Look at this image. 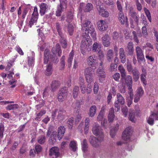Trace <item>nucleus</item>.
<instances>
[{
    "instance_id": "31",
    "label": "nucleus",
    "mask_w": 158,
    "mask_h": 158,
    "mask_svg": "<svg viewBox=\"0 0 158 158\" xmlns=\"http://www.w3.org/2000/svg\"><path fill=\"white\" fill-rule=\"evenodd\" d=\"M118 15V19L119 22L122 24H124L125 20V17L123 13V11L119 12Z\"/></svg>"
},
{
    "instance_id": "26",
    "label": "nucleus",
    "mask_w": 158,
    "mask_h": 158,
    "mask_svg": "<svg viewBox=\"0 0 158 158\" xmlns=\"http://www.w3.org/2000/svg\"><path fill=\"white\" fill-rule=\"evenodd\" d=\"M114 110L113 108H111L109 112L108 116V120L110 122H112L114 118Z\"/></svg>"
},
{
    "instance_id": "25",
    "label": "nucleus",
    "mask_w": 158,
    "mask_h": 158,
    "mask_svg": "<svg viewBox=\"0 0 158 158\" xmlns=\"http://www.w3.org/2000/svg\"><path fill=\"white\" fill-rule=\"evenodd\" d=\"M123 78L125 80V82L128 87V90H129V88L130 87L132 89V78L131 77L130 75H127L126 76H125L124 78Z\"/></svg>"
},
{
    "instance_id": "55",
    "label": "nucleus",
    "mask_w": 158,
    "mask_h": 158,
    "mask_svg": "<svg viewBox=\"0 0 158 158\" xmlns=\"http://www.w3.org/2000/svg\"><path fill=\"white\" fill-rule=\"evenodd\" d=\"M65 59V56H63L61 59V63H60V69H63L64 67L65 63L64 61V60Z\"/></svg>"
},
{
    "instance_id": "39",
    "label": "nucleus",
    "mask_w": 158,
    "mask_h": 158,
    "mask_svg": "<svg viewBox=\"0 0 158 158\" xmlns=\"http://www.w3.org/2000/svg\"><path fill=\"white\" fill-rule=\"evenodd\" d=\"M19 106L18 104H15L13 105H8L6 107V109L9 110H11L18 108Z\"/></svg>"
},
{
    "instance_id": "62",
    "label": "nucleus",
    "mask_w": 158,
    "mask_h": 158,
    "mask_svg": "<svg viewBox=\"0 0 158 158\" xmlns=\"http://www.w3.org/2000/svg\"><path fill=\"white\" fill-rule=\"evenodd\" d=\"M147 25H146V24L145 25V26L143 27L142 28V33L143 34V35L145 36L147 35L148 34L147 29L146 27V26Z\"/></svg>"
},
{
    "instance_id": "54",
    "label": "nucleus",
    "mask_w": 158,
    "mask_h": 158,
    "mask_svg": "<svg viewBox=\"0 0 158 158\" xmlns=\"http://www.w3.org/2000/svg\"><path fill=\"white\" fill-rule=\"evenodd\" d=\"M98 85L97 82H95L94 87V94H96L98 93Z\"/></svg>"
},
{
    "instance_id": "9",
    "label": "nucleus",
    "mask_w": 158,
    "mask_h": 158,
    "mask_svg": "<svg viewBox=\"0 0 158 158\" xmlns=\"http://www.w3.org/2000/svg\"><path fill=\"white\" fill-rule=\"evenodd\" d=\"M49 155L51 158H58L60 156L59 149L56 147H52L50 149Z\"/></svg>"
},
{
    "instance_id": "53",
    "label": "nucleus",
    "mask_w": 158,
    "mask_h": 158,
    "mask_svg": "<svg viewBox=\"0 0 158 158\" xmlns=\"http://www.w3.org/2000/svg\"><path fill=\"white\" fill-rule=\"evenodd\" d=\"M146 74L144 73H142L141 76L140 78L141 81L144 85H146Z\"/></svg>"
},
{
    "instance_id": "48",
    "label": "nucleus",
    "mask_w": 158,
    "mask_h": 158,
    "mask_svg": "<svg viewBox=\"0 0 158 158\" xmlns=\"http://www.w3.org/2000/svg\"><path fill=\"white\" fill-rule=\"evenodd\" d=\"M60 6H61L62 9H66L67 6L66 0H60Z\"/></svg>"
},
{
    "instance_id": "44",
    "label": "nucleus",
    "mask_w": 158,
    "mask_h": 158,
    "mask_svg": "<svg viewBox=\"0 0 158 158\" xmlns=\"http://www.w3.org/2000/svg\"><path fill=\"white\" fill-rule=\"evenodd\" d=\"M113 57V52L111 50H109L107 54V58L109 61H110Z\"/></svg>"
},
{
    "instance_id": "58",
    "label": "nucleus",
    "mask_w": 158,
    "mask_h": 158,
    "mask_svg": "<svg viewBox=\"0 0 158 158\" xmlns=\"http://www.w3.org/2000/svg\"><path fill=\"white\" fill-rule=\"evenodd\" d=\"M118 65L117 64H111L110 65V68L111 71H115L116 70Z\"/></svg>"
},
{
    "instance_id": "63",
    "label": "nucleus",
    "mask_w": 158,
    "mask_h": 158,
    "mask_svg": "<svg viewBox=\"0 0 158 158\" xmlns=\"http://www.w3.org/2000/svg\"><path fill=\"white\" fill-rule=\"evenodd\" d=\"M127 71L129 72H131V71L132 72V66L130 62H127Z\"/></svg>"
},
{
    "instance_id": "2",
    "label": "nucleus",
    "mask_w": 158,
    "mask_h": 158,
    "mask_svg": "<svg viewBox=\"0 0 158 158\" xmlns=\"http://www.w3.org/2000/svg\"><path fill=\"white\" fill-rule=\"evenodd\" d=\"M52 51L53 55L52 56L51 54L50 55L49 50L47 49H46L44 53V64H49L47 66L45 71V74L47 76L51 75L52 73L51 62L54 61V59L56 58L57 54L58 56H60L61 53L60 46L58 44H56L55 47L52 48Z\"/></svg>"
},
{
    "instance_id": "49",
    "label": "nucleus",
    "mask_w": 158,
    "mask_h": 158,
    "mask_svg": "<svg viewBox=\"0 0 158 158\" xmlns=\"http://www.w3.org/2000/svg\"><path fill=\"white\" fill-rule=\"evenodd\" d=\"M98 53L99 59L101 61V63H100V65L101 66L102 64V61L104 59V56L102 51H101L100 52H98Z\"/></svg>"
},
{
    "instance_id": "56",
    "label": "nucleus",
    "mask_w": 158,
    "mask_h": 158,
    "mask_svg": "<svg viewBox=\"0 0 158 158\" xmlns=\"http://www.w3.org/2000/svg\"><path fill=\"white\" fill-rule=\"evenodd\" d=\"M116 3L117 8L118 10L119 11V12L123 11V9L121 2L118 0L117 1Z\"/></svg>"
},
{
    "instance_id": "28",
    "label": "nucleus",
    "mask_w": 158,
    "mask_h": 158,
    "mask_svg": "<svg viewBox=\"0 0 158 158\" xmlns=\"http://www.w3.org/2000/svg\"><path fill=\"white\" fill-rule=\"evenodd\" d=\"M98 10L99 14L102 16L105 17H107L109 16V13L108 12L103 8H102L100 6L99 7V9H98Z\"/></svg>"
},
{
    "instance_id": "59",
    "label": "nucleus",
    "mask_w": 158,
    "mask_h": 158,
    "mask_svg": "<svg viewBox=\"0 0 158 158\" xmlns=\"http://www.w3.org/2000/svg\"><path fill=\"white\" fill-rule=\"evenodd\" d=\"M4 131V127L3 126L0 125V139L3 137V132Z\"/></svg>"
},
{
    "instance_id": "19",
    "label": "nucleus",
    "mask_w": 158,
    "mask_h": 158,
    "mask_svg": "<svg viewBox=\"0 0 158 158\" xmlns=\"http://www.w3.org/2000/svg\"><path fill=\"white\" fill-rule=\"evenodd\" d=\"M100 139H96L93 136H90L89 141L90 144L94 147H96L98 144V143L102 140L103 139L100 138Z\"/></svg>"
},
{
    "instance_id": "21",
    "label": "nucleus",
    "mask_w": 158,
    "mask_h": 158,
    "mask_svg": "<svg viewBox=\"0 0 158 158\" xmlns=\"http://www.w3.org/2000/svg\"><path fill=\"white\" fill-rule=\"evenodd\" d=\"M102 43L103 45L105 47H108L110 45V38L109 36L105 34L102 38Z\"/></svg>"
},
{
    "instance_id": "27",
    "label": "nucleus",
    "mask_w": 158,
    "mask_h": 158,
    "mask_svg": "<svg viewBox=\"0 0 158 158\" xmlns=\"http://www.w3.org/2000/svg\"><path fill=\"white\" fill-rule=\"evenodd\" d=\"M119 56L121 61L122 63L124 64L126 61L125 55L124 53V50L122 48H121L119 50Z\"/></svg>"
},
{
    "instance_id": "14",
    "label": "nucleus",
    "mask_w": 158,
    "mask_h": 158,
    "mask_svg": "<svg viewBox=\"0 0 158 158\" xmlns=\"http://www.w3.org/2000/svg\"><path fill=\"white\" fill-rule=\"evenodd\" d=\"M136 52L138 61H143L144 60V56L142 49L137 46L136 48Z\"/></svg>"
},
{
    "instance_id": "8",
    "label": "nucleus",
    "mask_w": 158,
    "mask_h": 158,
    "mask_svg": "<svg viewBox=\"0 0 158 158\" xmlns=\"http://www.w3.org/2000/svg\"><path fill=\"white\" fill-rule=\"evenodd\" d=\"M67 95V91L66 87L61 89L59 93L57 99L60 102H62L65 100Z\"/></svg>"
},
{
    "instance_id": "1",
    "label": "nucleus",
    "mask_w": 158,
    "mask_h": 158,
    "mask_svg": "<svg viewBox=\"0 0 158 158\" xmlns=\"http://www.w3.org/2000/svg\"><path fill=\"white\" fill-rule=\"evenodd\" d=\"M82 30L83 31V38L80 45V50L83 55H85L87 52L91 49L90 46L92 44V40L90 38L89 34L93 39H95L96 36L94 27L90 24V22L86 21L82 25Z\"/></svg>"
},
{
    "instance_id": "51",
    "label": "nucleus",
    "mask_w": 158,
    "mask_h": 158,
    "mask_svg": "<svg viewBox=\"0 0 158 158\" xmlns=\"http://www.w3.org/2000/svg\"><path fill=\"white\" fill-rule=\"evenodd\" d=\"M38 142L40 144H43L45 142V138L44 136L39 137L38 139Z\"/></svg>"
},
{
    "instance_id": "34",
    "label": "nucleus",
    "mask_w": 158,
    "mask_h": 158,
    "mask_svg": "<svg viewBox=\"0 0 158 158\" xmlns=\"http://www.w3.org/2000/svg\"><path fill=\"white\" fill-rule=\"evenodd\" d=\"M96 107L95 106H91L89 110V115L91 117H93L96 112Z\"/></svg>"
},
{
    "instance_id": "30",
    "label": "nucleus",
    "mask_w": 158,
    "mask_h": 158,
    "mask_svg": "<svg viewBox=\"0 0 158 158\" xmlns=\"http://www.w3.org/2000/svg\"><path fill=\"white\" fill-rule=\"evenodd\" d=\"M129 118L132 122L135 123L136 121V119L135 116L134 111L133 110H130L129 116Z\"/></svg>"
},
{
    "instance_id": "10",
    "label": "nucleus",
    "mask_w": 158,
    "mask_h": 158,
    "mask_svg": "<svg viewBox=\"0 0 158 158\" xmlns=\"http://www.w3.org/2000/svg\"><path fill=\"white\" fill-rule=\"evenodd\" d=\"M132 128L131 127H129L126 128L123 134V139L125 141L129 140L132 134Z\"/></svg>"
},
{
    "instance_id": "43",
    "label": "nucleus",
    "mask_w": 158,
    "mask_h": 158,
    "mask_svg": "<svg viewBox=\"0 0 158 158\" xmlns=\"http://www.w3.org/2000/svg\"><path fill=\"white\" fill-rule=\"evenodd\" d=\"M68 124L69 125V127L70 129H71L73 124V118L72 117H70L68 119L67 122Z\"/></svg>"
},
{
    "instance_id": "4",
    "label": "nucleus",
    "mask_w": 158,
    "mask_h": 158,
    "mask_svg": "<svg viewBox=\"0 0 158 158\" xmlns=\"http://www.w3.org/2000/svg\"><path fill=\"white\" fill-rule=\"evenodd\" d=\"M93 8L92 4L90 3H87L85 6L84 3H80L79 7V12H78V17H80L81 20V13L82 11L83 10L85 12H89L92 10Z\"/></svg>"
},
{
    "instance_id": "46",
    "label": "nucleus",
    "mask_w": 158,
    "mask_h": 158,
    "mask_svg": "<svg viewBox=\"0 0 158 158\" xmlns=\"http://www.w3.org/2000/svg\"><path fill=\"white\" fill-rule=\"evenodd\" d=\"M144 10L148 20L150 22H151V16L149 10L146 8H144Z\"/></svg>"
},
{
    "instance_id": "40",
    "label": "nucleus",
    "mask_w": 158,
    "mask_h": 158,
    "mask_svg": "<svg viewBox=\"0 0 158 158\" xmlns=\"http://www.w3.org/2000/svg\"><path fill=\"white\" fill-rule=\"evenodd\" d=\"M46 113L45 110H42L40 112L38 113L35 118V119L36 120H39L40 119L41 117Z\"/></svg>"
},
{
    "instance_id": "13",
    "label": "nucleus",
    "mask_w": 158,
    "mask_h": 158,
    "mask_svg": "<svg viewBox=\"0 0 158 158\" xmlns=\"http://www.w3.org/2000/svg\"><path fill=\"white\" fill-rule=\"evenodd\" d=\"M38 13L37 8L36 7H34L33 12L32 14L30 21H29L30 27H31L32 25L36 22L38 19Z\"/></svg>"
},
{
    "instance_id": "50",
    "label": "nucleus",
    "mask_w": 158,
    "mask_h": 158,
    "mask_svg": "<svg viewBox=\"0 0 158 158\" xmlns=\"http://www.w3.org/2000/svg\"><path fill=\"white\" fill-rule=\"evenodd\" d=\"M56 131H53L51 136V140L52 141V143L55 142L56 138Z\"/></svg>"
},
{
    "instance_id": "64",
    "label": "nucleus",
    "mask_w": 158,
    "mask_h": 158,
    "mask_svg": "<svg viewBox=\"0 0 158 158\" xmlns=\"http://www.w3.org/2000/svg\"><path fill=\"white\" fill-rule=\"evenodd\" d=\"M35 149L36 151L37 152H40L42 149V148L40 145H37L35 146Z\"/></svg>"
},
{
    "instance_id": "23",
    "label": "nucleus",
    "mask_w": 158,
    "mask_h": 158,
    "mask_svg": "<svg viewBox=\"0 0 158 158\" xmlns=\"http://www.w3.org/2000/svg\"><path fill=\"white\" fill-rule=\"evenodd\" d=\"M143 91L141 88L140 87L138 89L136 94L135 97V102H137L139 100L140 98L143 95Z\"/></svg>"
},
{
    "instance_id": "47",
    "label": "nucleus",
    "mask_w": 158,
    "mask_h": 158,
    "mask_svg": "<svg viewBox=\"0 0 158 158\" xmlns=\"http://www.w3.org/2000/svg\"><path fill=\"white\" fill-rule=\"evenodd\" d=\"M144 10L148 20L150 22H151V16L149 10L146 8H144Z\"/></svg>"
},
{
    "instance_id": "6",
    "label": "nucleus",
    "mask_w": 158,
    "mask_h": 158,
    "mask_svg": "<svg viewBox=\"0 0 158 158\" xmlns=\"http://www.w3.org/2000/svg\"><path fill=\"white\" fill-rule=\"evenodd\" d=\"M87 64L90 66L92 69H96L98 64V59L97 56L95 55L89 56L87 59Z\"/></svg>"
},
{
    "instance_id": "38",
    "label": "nucleus",
    "mask_w": 158,
    "mask_h": 158,
    "mask_svg": "<svg viewBox=\"0 0 158 158\" xmlns=\"http://www.w3.org/2000/svg\"><path fill=\"white\" fill-rule=\"evenodd\" d=\"M46 44L44 40H42L40 41L39 42L38 46L40 48V50L41 51H43L45 47Z\"/></svg>"
},
{
    "instance_id": "61",
    "label": "nucleus",
    "mask_w": 158,
    "mask_h": 158,
    "mask_svg": "<svg viewBox=\"0 0 158 158\" xmlns=\"http://www.w3.org/2000/svg\"><path fill=\"white\" fill-rule=\"evenodd\" d=\"M119 90L121 93H124L125 92V87L121 85V84H119Z\"/></svg>"
},
{
    "instance_id": "24",
    "label": "nucleus",
    "mask_w": 158,
    "mask_h": 158,
    "mask_svg": "<svg viewBox=\"0 0 158 158\" xmlns=\"http://www.w3.org/2000/svg\"><path fill=\"white\" fill-rule=\"evenodd\" d=\"M102 45L97 42L94 43L92 46V50L94 52H98L101 51Z\"/></svg>"
},
{
    "instance_id": "60",
    "label": "nucleus",
    "mask_w": 158,
    "mask_h": 158,
    "mask_svg": "<svg viewBox=\"0 0 158 158\" xmlns=\"http://www.w3.org/2000/svg\"><path fill=\"white\" fill-rule=\"evenodd\" d=\"M113 77L116 81H118L120 77V74L118 73H116L113 75Z\"/></svg>"
},
{
    "instance_id": "18",
    "label": "nucleus",
    "mask_w": 158,
    "mask_h": 158,
    "mask_svg": "<svg viewBox=\"0 0 158 158\" xmlns=\"http://www.w3.org/2000/svg\"><path fill=\"white\" fill-rule=\"evenodd\" d=\"M56 27L58 34L61 38V39L60 40V43L62 47L63 48H65L67 46V44L66 40L63 38H62V35H61V32L60 31V29L59 24L58 23H56Z\"/></svg>"
},
{
    "instance_id": "22",
    "label": "nucleus",
    "mask_w": 158,
    "mask_h": 158,
    "mask_svg": "<svg viewBox=\"0 0 158 158\" xmlns=\"http://www.w3.org/2000/svg\"><path fill=\"white\" fill-rule=\"evenodd\" d=\"M128 93L129 95V97H128L127 99V105L129 107L132 103V99L133 98V90L131 89V87L129 88V91Z\"/></svg>"
},
{
    "instance_id": "45",
    "label": "nucleus",
    "mask_w": 158,
    "mask_h": 158,
    "mask_svg": "<svg viewBox=\"0 0 158 158\" xmlns=\"http://www.w3.org/2000/svg\"><path fill=\"white\" fill-rule=\"evenodd\" d=\"M81 144L82 150L83 151L85 152L87 148L86 140V139H84L81 143Z\"/></svg>"
},
{
    "instance_id": "17",
    "label": "nucleus",
    "mask_w": 158,
    "mask_h": 158,
    "mask_svg": "<svg viewBox=\"0 0 158 158\" xmlns=\"http://www.w3.org/2000/svg\"><path fill=\"white\" fill-rule=\"evenodd\" d=\"M40 13L43 15L50 9V6L45 3H41L40 6Z\"/></svg>"
},
{
    "instance_id": "36",
    "label": "nucleus",
    "mask_w": 158,
    "mask_h": 158,
    "mask_svg": "<svg viewBox=\"0 0 158 158\" xmlns=\"http://www.w3.org/2000/svg\"><path fill=\"white\" fill-rule=\"evenodd\" d=\"M79 90L78 86H75L73 89V95L74 98H75L77 96Z\"/></svg>"
},
{
    "instance_id": "35",
    "label": "nucleus",
    "mask_w": 158,
    "mask_h": 158,
    "mask_svg": "<svg viewBox=\"0 0 158 158\" xmlns=\"http://www.w3.org/2000/svg\"><path fill=\"white\" fill-rule=\"evenodd\" d=\"M74 55V52L72 50L70 53L69 55V58L68 60V62L69 63V65L71 66V65L72 61L73 59V56Z\"/></svg>"
},
{
    "instance_id": "42",
    "label": "nucleus",
    "mask_w": 158,
    "mask_h": 158,
    "mask_svg": "<svg viewBox=\"0 0 158 158\" xmlns=\"http://www.w3.org/2000/svg\"><path fill=\"white\" fill-rule=\"evenodd\" d=\"M65 9H62L61 6H58L57 10L56 12V15L58 16H60L61 15L62 12Z\"/></svg>"
},
{
    "instance_id": "52",
    "label": "nucleus",
    "mask_w": 158,
    "mask_h": 158,
    "mask_svg": "<svg viewBox=\"0 0 158 158\" xmlns=\"http://www.w3.org/2000/svg\"><path fill=\"white\" fill-rule=\"evenodd\" d=\"M104 111L101 110L98 116L97 119L98 121H101L103 119Z\"/></svg>"
},
{
    "instance_id": "33",
    "label": "nucleus",
    "mask_w": 158,
    "mask_h": 158,
    "mask_svg": "<svg viewBox=\"0 0 158 158\" xmlns=\"http://www.w3.org/2000/svg\"><path fill=\"white\" fill-rule=\"evenodd\" d=\"M118 69L121 74V77L122 78H124V77L126 76V74L125 69L122 65H119Z\"/></svg>"
},
{
    "instance_id": "7",
    "label": "nucleus",
    "mask_w": 158,
    "mask_h": 158,
    "mask_svg": "<svg viewBox=\"0 0 158 158\" xmlns=\"http://www.w3.org/2000/svg\"><path fill=\"white\" fill-rule=\"evenodd\" d=\"M117 101L114 102V106L115 110L117 111H119L120 109V105L124 103V99L120 94H117Z\"/></svg>"
},
{
    "instance_id": "15",
    "label": "nucleus",
    "mask_w": 158,
    "mask_h": 158,
    "mask_svg": "<svg viewBox=\"0 0 158 158\" xmlns=\"http://www.w3.org/2000/svg\"><path fill=\"white\" fill-rule=\"evenodd\" d=\"M96 73L97 75L99 77L100 82H102L106 77L105 72L104 70L103 69L98 68L97 70Z\"/></svg>"
},
{
    "instance_id": "11",
    "label": "nucleus",
    "mask_w": 158,
    "mask_h": 158,
    "mask_svg": "<svg viewBox=\"0 0 158 158\" xmlns=\"http://www.w3.org/2000/svg\"><path fill=\"white\" fill-rule=\"evenodd\" d=\"M92 132L93 134L97 136H98V137L102 138V139L103 138V134L102 130L101 129L100 127L98 124H96L92 128Z\"/></svg>"
},
{
    "instance_id": "37",
    "label": "nucleus",
    "mask_w": 158,
    "mask_h": 158,
    "mask_svg": "<svg viewBox=\"0 0 158 158\" xmlns=\"http://www.w3.org/2000/svg\"><path fill=\"white\" fill-rule=\"evenodd\" d=\"M132 72L133 73L134 79L136 81L138 79L139 77V72L136 70H132Z\"/></svg>"
},
{
    "instance_id": "20",
    "label": "nucleus",
    "mask_w": 158,
    "mask_h": 158,
    "mask_svg": "<svg viewBox=\"0 0 158 158\" xmlns=\"http://www.w3.org/2000/svg\"><path fill=\"white\" fill-rule=\"evenodd\" d=\"M28 64L30 66H32L34 63L35 53L33 52L28 53Z\"/></svg>"
},
{
    "instance_id": "32",
    "label": "nucleus",
    "mask_w": 158,
    "mask_h": 158,
    "mask_svg": "<svg viewBox=\"0 0 158 158\" xmlns=\"http://www.w3.org/2000/svg\"><path fill=\"white\" fill-rule=\"evenodd\" d=\"M69 146L73 151L75 152L77 148L76 142L73 141H71L69 144Z\"/></svg>"
},
{
    "instance_id": "41",
    "label": "nucleus",
    "mask_w": 158,
    "mask_h": 158,
    "mask_svg": "<svg viewBox=\"0 0 158 158\" xmlns=\"http://www.w3.org/2000/svg\"><path fill=\"white\" fill-rule=\"evenodd\" d=\"M131 15V17L134 19V20L136 23H138L139 16L137 15L134 12H132L130 13Z\"/></svg>"
},
{
    "instance_id": "16",
    "label": "nucleus",
    "mask_w": 158,
    "mask_h": 158,
    "mask_svg": "<svg viewBox=\"0 0 158 158\" xmlns=\"http://www.w3.org/2000/svg\"><path fill=\"white\" fill-rule=\"evenodd\" d=\"M98 27L100 31H103L106 30L108 27V25L105 21L100 20L98 22Z\"/></svg>"
},
{
    "instance_id": "3",
    "label": "nucleus",
    "mask_w": 158,
    "mask_h": 158,
    "mask_svg": "<svg viewBox=\"0 0 158 158\" xmlns=\"http://www.w3.org/2000/svg\"><path fill=\"white\" fill-rule=\"evenodd\" d=\"M84 75L86 81L88 83L87 87L86 88L84 85V81L83 77H80L79 79L80 86L82 93H89L92 91L91 83L93 81L94 71L91 67H88L85 69Z\"/></svg>"
},
{
    "instance_id": "5",
    "label": "nucleus",
    "mask_w": 158,
    "mask_h": 158,
    "mask_svg": "<svg viewBox=\"0 0 158 158\" xmlns=\"http://www.w3.org/2000/svg\"><path fill=\"white\" fill-rule=\"evenodd\" d=\"M73 13L71 11L69 12L68 13L66 19V22L69 24L67 28L68 31L70 35H73V26L72 24H70L73 19Z\"/></svg>"
},
{
    "instance_id": "57",
    "label": "nucleus",
    "mask_w": 158,
    "mask_h": 158,
    "mask_svg": "<svg viewBox=\"0 0 158 158\" xmlns=\"http://www.w3.org/2000/svg\"><path fill=\"white\" fill-rule=\"evenodd\" d=\"M122 111L124 117H126L128 112V110L127 107L126 106L123 107L122 109Z\"/></svg>"
},
{
    "instance_id": "29",
    "label": "nucleus",
    "mask_w": 158,
    "mask_h": 158,
    "mask_svg": "<svg viewBox=\"0 0 158 158\" xmlns=\"http://www.w3.org/2000/svg\"><path fill=\"white\" fill-rule=\"evenodd\" d=\"M65 132V128L64 127H60L58 129V139L60 140Z\"/></svg>"
},
{
    "instance_id": "12",
    "label": "nucleus",
    "mask_w": 158,
    "mask_h": 158,
    "mask_svg": "<svg viewBox=\"0 0 158 158\" xmlns=\"http://www.w3.org/2000/svg\"><path fill=\"white\" fill-rule=\"evenodd\" d=\"M156 120H158V112L152 113L146 119L147 122L151 126L154 125V121Z\"/></svg>"
}]
</instances>
